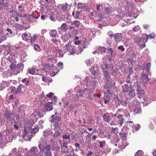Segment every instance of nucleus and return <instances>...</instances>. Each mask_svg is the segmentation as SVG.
Returning <instances> with one entry per match:
<instances>
[{
    "mask_svg": "<svg viewBox=\"0 0 156 156\" xmlns=\"http://www.w3.org/2000/svg\"><path fill=\"white\" fill-rule=\"evenodd\" d=\"M39 117H41V116L39 115V112H34L30 115V120L27 124H26V123H25L24 133L23 136V138L26 136H30V138H31V136H32V134H35L38 131L39 128L37 125H35L32 129V127Z\"/></svg>",
    "mask_w": 156,
    "mask_h": 156,
    "instance_id": "f257e3e1",
    "label": "nucleus"
},
{
    "mask_svg": "<svg viewBox=\"0 0 156 156\" xmlns=\"http://www.w3.org/2000/svg\"><path fill=\"white\" fill-rule=\"evenodd\" d=\"M42 142V140L41 142L40 141L39 142L38 147L40 151L42 153L45 151L44 154V156H52L51 152L50 150H52L53 149L51 148V145L48 144L43 148V146L41 145V142Z\"/></svg>",
    "mask_w": 156,
    "mask_h": 156,
    "instance_id": "f03ea898",
    "label": "nucleus"
},
{
    "mask_svg": "<svg viewBox=\"0 0 156 156\" xmlns=\"http://www.w3.org/2000/svg\"><path fill=\"white\" fill-rule=\"evenodd\" d=\"M58 114L56 111L55 114L51 116V119L50 122H54V126L57 129H60V125L62 124V120L60 118L58 117L56 115Z\"/></svg>",
    "mask_w": 156,
    "mask_h": 156,
    "instance_id": "7ed1b4c3",
    "label": "nucleus"
},
{
    "mask_svg": "<svg viewBox=\"0 0 156 156\" xmlns=\"http://www.w3.org/2000/svg\"><path fill=\"white\" fill-rule=\"evenodd\" d=\"M66 50L69 53V55H72L75 52V49L73 45H71L70 44L68 43L65 46Z\"/></svg>",
    "mask_w": 156,
    "mask_h": 156,
    "instance_id": "20e7f679",
    "label": "nucleus"
},
{
    "mask_svg": "<svg viewBox=\"0 0 156 156\" xmlns=\"http://www.w3.org/2000/svg\"><path fill=\"white\" fill-rule=\"evenodd\" d=\"M9 5V3L5 0L0 1V9L3 10L7 9Z\"/></svg>",
    "mask_w": 156,
    "mask_h": 156,
    "instance_id": "39448f33",
    "label": "nucleus"
},
{
    "mask_svg": "<svg viewBox=\"0 0 156 156\" xmlns=\"http://www.w3.org/2000/svg\"><path fill=\"white\" fill-rule=\"evenodd\" d=\"M113 114V113H105L103 116V120L108 123L110 122L111 119V115Z\"/></svg>",
    "mask_w": 156,
    "mask_h": 156,
    "instance_id": "423d86ee",
    "label": "nucleus"
},
{
    "mask_svg": "<svg viewBox=\"0 0 156 156\" xmlns=\"http://www.w3.org/2000/svg\"><path fill=\"white\" fill-rule=\"evenodd\" d=\"M84 94L86 95V97L88 99H91V94L92 91L91 89L89 90L88 88H86L83 91Z\"/></svg>",
    "mask_w": 156,
    "mask_h": 156,
    "instance_id": "0eeeda50",
    "label": "nucleus"
},
{
    "mask_svg": "<svg viewBox=\"0 0 156 156\" xmlns=\"http://www.w3.org/2000/svg\"><path fill=\"white\" fill-rule=\"evenodd\" d=\"M108 35L109 36L110 38H114L115 39H117V38L119 39L122 38L121 33H116L115 34H111L110 33H108Z\"/></svg>",
    "mask_w": 156,
    "mask_h": 156,
    "instance_id": "6e6552de",
    "label": "nucleus"
},
{
    "mask_svg": "<svg viewBox=\"0 0 156 156\" xmlns=\"http://www.w3.org/2000/svg\"><path fill=\"white\" fill-rule=\"evenodd\" d=\"M145 73L146 72H144L143 71V73L142 74V78L144 82L147 83L150 79V78H148V76L151 73Z\"/></svg>",
    "mask_w": 156,
    "mask_h": 156,
    "instance_id": "1a4fd4ad",
    "label": "nucleus"
},
{
    "mask_svg": "<svg viewBox=\"0 0 156 156\" xmlns=\"http://www.w3.org/2000/svg\"><path fill=\"white\" fill-rule=\"evenodd\" d=\"M68 143L64 142L63 143L62 145L61 144V146L62 149V152L63 153H66L68 151Z\"/></svg>",
    "mask_w": 156,
    "mask_h": 156,
    "instance_id": "9d476101",
    "label": "nucleus"
},
{
    "mask_svg": "<svg viewBox=\"0 0 156 156\" xmlns=\"http://www.w3.org/2000/svg\"><path fill=\"white\" fill-rule=\"evenodd\" d=\"M130 90L129 91V95L131 98H134L136 96V93L134 89H133L132 87L130 85L129 87Z\"/></svg>",
    "mask_w": 156,
    "mask_h": 156,
    "instance_id": "9b49d317",
    "label": "nucleus"
},
{
    "mask_svg": "<svg viewBox=\"0 0 156 156\" xmlns=\"http://www.w3.org/2000/svg\"><path fill=\"white\" fill-rule=\"evenodd\" d=\"M134 112L135 114H140L141 113V110L140 106V105H137L133 108Z\"/></svg>",
    "mask_w": 156,
    "mask_h": 156,
    "instance_id": "f8f14e48",
    "label": "nucleus"
},
{
    "mask_svg": "<svg viewBox=\"0 0 156 156\" xmlns=\"http://www.w3.org/2000/svg\"><path fill=\"white\" fill-rule=\"evenodd\" d=\"M38 148L36 146L32 147L30 150V151L32 155L36 154L38 152Z\"/></svg>",
    "mask_w": 156,
    "mask_h": 156,
    "instance_id": "ddd939ff",
    "label": "nucleus"
},
{
    "mask_svg": "<svg viewBox=\"0 0 156 156\" xmlns=\"http://www.w3.org/2000/svg\"><path fill=\"white\" fill-rule=\"evenodd\" d=\"M117 118L119 119L118 122L119 125L121 126H122L124 122V119L122 117V115L119 114Z\"/></svg>",
    "mask_w": 156,
    "mask_h": 156,
    "instance_id": "4468645a",
    "label": "nucleus"
},
{
    "mask_svg": "<svg viewBox=\"0 0 156 156\" xmlns=\"http://www.w3.org/2000/svg\"><path fill=\"white\" fill-rule=\"evenodd\" d=\"M154 38V36H152L151 34L148 35L146 34H143L142 35L141 39H152Z\"/></svg>",
    "mask_w": 156,
    "mask_h": 156,
    "instance_id": "2eb2a0df",
    "label": "nucleus"
},
{
    "mask_svg": "<svg viewBox=\"0 0 156 156\" xmlns=\"http://www.w3.org/2000/svg\"><path fill=\"white\" fill-rule=\"evenodd\" d=\"M44 107L47 109V111H50L53 108L52 106V103L51 102H48L45 104Z\"/></svg>",
    "mask_w": 156,
    "mask_h": 156,
    "instance_id": "dca6fc26",
    "label": "nucleus"
},
{
    "mask_svg": "<svg viewBox=\"0 0 156 156\" xmlns=\"http://www.w3.org/2000/svg\"><path fill=\"white\" fill-rule=\"evenodd\" d=\"M136 91H137V94H138V96L140 98H141V97H142V95L144 94V91L141 88L137 89Z\"/></svg>",
    "mask_w": 156,
    "mask_h": 156,
    "instance_id": "f3484780",
    "label": "nucleus"
},
{
    "mask_svg": "<svg viewBox=\"0 0 156 156\" xmlns=\"http://www.w3.org/2000/svg\"><path fill=\"white\" fill-rule=\"evenodd\" d=\"M151 63L150 62H148L144 69L143 71L144 72H145L147 73H149L150 69L151 67Z\"/></svg>",
    "mask_w": 156,
    "mask_h": 156,
    "instance_id": "a211bd4d",
    "label": "nucleus"
},
{
    "mask_svg": "<svg viewBox=\"0 0 156 156\" xmlns=\"http://www.w3.org/2000/svg\"><path fill=\"white\" fill-rule=\"evenodd\" d=\"M4 135H5L6 136L5 138L7 140L8 138H9L11 134V131L7 129L5 130L3 132Z\"/></svg>",
    "mask_w": 156,
    "mask_h": 156,
    "instance_id": "6ab92c4d",
    "label": "nucleus"
},
{
    "mask_svg": "<svg viewBox=\"0 0 156 156\" xmlns=\"http://www.w3.org/2000/svg\"><path fill=\"white\" fill-rule=\"evenodd\" d=\"M17 150L16 148H14L12 149L11 152L9 154L11 156H16Z\"/></svg>",
    "mask_w": 156,
    "mask_h": 156,
    "instance_id": "aec40b11",
    "label": "nucleus"
},
{
    "mask_svg": "<svg viewBox=\"0 0 156 156\" xmlns=\"http://www.w3.org/2000/svg\"><path fill=\"white\" fill-rule=\"evenodd\" d=\"M16 12L15 11H13L12 13V18H14L13 21L14 22H17L19 20L18 17L16 16Z\"/></svg>",
    "mask_w": 156,
    "mask_h": 156,
    "instance_id": "412c9836",
    "label": "nucleus"
},
{
    "mask_svg": "<svg viewBox=\"0 0 156 156\" xmlns=\"http://www.w3.org/2000/svg\"><path fill=\"white\" fill-rule=\"evenodd\" d=\"M60 129H56V128H55L54 129L55 132L54 133H53V134H52L53 135V136L55 137H57L58 136H59L60 135V133L59 131V130Z\"/></svg>",
    "mask_w": 156,
    "mask_h": 156,
    "instance_id": "4be33fe9",
    "label": "nucleus"
},
{
    "mask_svg": "<svg viewBox=\"0 0 156 156\" xmlns=\"http://www.w3.org/2000/svg\"><path fill=\"white\" fill-rule=\"evenodd\" d=\"M128 145L127 142L125 140L122 141L121 145H120L121 149H123Z\"/></svg>",
    "mask_w": 156,
    "mask_h": 156,
    "instance_id": "5701e85b",
    "label": "nucleus"
},
{
    "mask_svg": "<svg viewBox=\"0 0 156 156\" xmlns=\"http://www.w3.org/2000/svg\"><path fill=\"white\" fill-rule=\"evenodd\" d=\"M50 34L51 37L54 38L56 37L57 34V31L55 30H51L50 32Z\"/></svg>",
    "mask_w": 156,
    "mask_h": 156,
    "instance_id": "b1692460",
    "label": "nucleus"
},
{
    "mask_svg": "<svg viewBox=\"0 0 156 156\" xmlns=\"http://www.w3.org/2000/svg\"><path fill=\"white\" fill-rule=\"evenodd\" d=\"M97 82L96 80H93L91 83V88L92 89H94L97 86Z\"/></svg>",
    "mask_w": 156,
    "mask_h": 156,
    "instance_id": "393cba45",
    "label": "nucleus"
},
{
    "mask_svg": "<svg viewBox=\"0 0 156 156\" xmlns=\"http://www.w3.org/2000/svg\"><path fill=\"white\" fill-rule=\"evenodd\" d=\"M53 134V132L51 130H46L44 131L43 135L44 137H46L48 135Z\"/></svg>",
    "mask_w": 156,
    "mask_h": 156,
    "instance_id": "a878e982",
    "label": "nucleus"
},
{
    "mask_svg": "<svg viewBox=\"0 0 156 156\" xmlns=\"http://www.w3.org/2000/svg\"><path fill=\"white\" fill-rule=\"evenodd\" d=\"M130 87H129L128 84H125L124 86H122V90L123 92H126L129 91Z\"/></svg>",
    "mask_w": 156,
    "mask_h": 156,
    "instance_id": "bb28decb",
    "label": "nucleus"
},
{
    "mask_svg": "<svg viewBox=\"0 0 156 156\" xmlns=\"http://www.w3.org/2000/svg\"><path fill=\"white\" fill-rule=\"evenodd\" d=\"M137 41H135L136 42V44L137 45H138L139 47H140L141 48H144L146 46L145 44L144 43H143L142 44H141L140 43V42L141 41V40H136Z\"/></svg>",
    "mask_w": 156,
    "mask_h": 156,
    "instance_id": "cd10ccee",
    "label": "nucleus"
},
{
    "mask_svg": "<svg viewBox=\"0 0 156 156\" xmlns=\"http://www.w3.org/2000/svg\"><path fill=\"white\" fill-rule=\"evenodd\" d=\"M25 87L22 84H20L17 88V92H18L20 93H21L22 92V90L24 89L25 90Z\"/></svg>",
    "mask_w": 156,
    "mask_h": 156,
    "instance_id": "c85d7f7f",
    "label": "nucleus"
},
{
    "mask_svg": "<svg viewBox=\"0 0 156 156\" xmlns=\"http://www.w3.org/2000/svg\"><path fill=\"white\" fill-rule=\"evenodd\" d=\"M9 83L7 81H3L2 83L1 84V87H0V90H2L5 87H7L8 86Z\"/></svg>",
    "mask_w": 156,
    "mask_h": 156,
    "instance_id": "c756f323",
    "label": "nucleus"
},
{
    "mask_svg": "<svg viewBox=\"0 0 156 156\" xmlns=\"http://www.w3.org/2000/svg\"><path fill=\"white\" fill-rule=\"evenodd\" d=\"M28 73L34 75L36 74L37 73H36V70L35 69L32 68L31 69L29 68L27 70Z\"/></svg>",
    "mask_w": 156,
    "mask_h": 156,
    "instance_id": "7c9ffc66",
    "label": "nucleus"
},
{
    "mask_svg": "<svg viewBox=\"0 0 156 156\" xmlns=\"http://www.w3.org/2000/svg\"><path fill=\"white\" fill-rule=\"evenodd\" d=\"M140 125L139 124H135L132 126V127L133 131H138L140 128Z\"/></svg>",
    "mask_w": 156,
    "mask_h": 156,
    "instance_id": "2f4dec72",
    "label": "nucleus"
},
{
    "mask_svg": "<svg viewBox=\"0 0 156 156\" xmlns=\"http://www.w3.org/2000/svg\"><path fill=\"white\" fill-rule=\"evenodd\" d=\"M104 77L107 80H108L110 78V75L108 71H105L104 72Z\"/></svg>",
    "mask_w": 156,
    "mask_h": 156,
    "instance_id": "473e14b6",
    "label": "nucleus"
},
{
    "mask_svg": "<svg viewBox=\"0 0 156 156\" xmlns=\"http://www.w3.org/2000/svg\"><path fill=\"white\" fill-rule=\"evenodd\" d=\"M8 60L11 63L14 64L16 63V62L15 58L14 56H10L7 58Z\"/></svg>",
    "mask_w": 156,
    "mask_h": 156,
    "instance_id": "72a5a7b5",
    "label": "nucleus"
},
{
    "mask_svg": "<svg viewBox=\"0 0 156 156\" xmlns=\"http://www.w3.org/2000/svg\"><path fill=\"white\" fill-rule=\"evenodd\" d=\"M105 11L108 14H110L113 11V8L112 7L105 8Z\"/></svg>",
    "mask_w": 156,
    "mask_h": 156,
    "instance_id": "f704fd0d",
    "label": "nucleus"
},
{
    "mask_svg": "<svg viewBox=\"0 0 156 156\" xmlns=\"http://www.w3.org/2000/svg\"><path fill=\"white\" fill-rule=\"evenodd\" d=\"M86 43V41H85V40L83 41L82 47H81L80 46H79L78 47V49L80 51V52H82L83 50V49L85 48V43Z\"/></svg>",
    "mask_w": 156,
    "mask_h": 156,
    "instance_id": "c9c22d12",
    "label": "nucleus"
},
{
    "mask_svg": "<svg viewBox=\"0 0 156 156\" xmlns=\"http://www.w3.org/2000/svg\"><path fill=\"white\" fill-rule=\"evenodd\" d=\"M2 139V134L0 133V144L2 147L5 145V142Z\"/></svg>",
    "mask_w": 156,
    "mask_h": 156,
    "instance_id": "e433bc0d",
    "label": "nucleus"
},
{
    "mask_svg": "<svg viewBox=\"0 0 156 156\" xmlns=\"http://www.w3.org/2000/svg\"><path fill=\"white\" fill-rule=\"evenodd\" d=\"M72 25L75 26L76 27H78L80 24V22L79 20H76L75 21L71 22Z\"/></svg>",
    "mask_w": 156,
    "mask_h": 156,
    "instance_id": "4c0bfd02",
    "label": "nucleus"
},
{
    "mask_svg": "<svg viewBox=\"0 0 156 156\" xmlns=\"http://www.w3.org/2000/svg\"><path fill=\"white\" fill-rule=\"evenodd\" d=\"M30 34H27V33H25L22 35V39H24L25 38L26 39H28V38H30Z\"/></svg>",
    "mask_w": 156,
    "mask_h": 156,
    "instance_id": "58836bf2",
    "label": "nucleus"
},
{
    "mask_svg": "<svg viewBox=\"0 0 156 156\" xmlns=\"http://www.w3.org/2000/svg\"><path fill=\"white\" fill-rule=\"evenodd\" d=\"M12 116V114L9 113L8 112H6L5 115V117L9 119H10Z\"/></svg>",
    "mask_w": 156,
    "mask_h": 156,
    "instance_id": "ea45409f",
    "label": "nucleus"
},
{
    "mask_svg": "<svg viewBox=\"0 0 156 156\" xmlns=\"http://www.w3.org/2000/svg\"><path fill=\"white\" fill-rule=\"evenodd\" d=\"M12 48V47H11L10 45L7 48H6L5 49V50L6 51L7 54V55L10 54V50Z\"/></svg>",
    "mask_w": 156,
    "mask_h": 156,
    "instance_id": "a19ab883",
    "label": "nucleus"
},
{
    "mask_svg": "<svg viewBox=\"0 0 156 156\" xmlns=\"http://www.w3.org/2000/svg\"><path fill=\"white\" fill-rule=\"evenodd\" d=\"M106 50V48L104 47H100L98 48V50L101 53L105 52Z\"/></svg>",
    "mask_w": 156,
    "mask_h": 156,
    "instance_id": "79ce46f5",
    "label": "nucleus"
},
{
    "mask_svg": "<svg viewBox=\"0 0 156 156\" xmlns=\"http://www.w3.org/2000/svg\"><path fill=\"white\" fill-rule=\"evenodd\" d=\"M143 155V152L142 151L139 150L135 154V156H142Z\"/></svg>",
    "mask_w": 156,
    "mask_h": 156,
    "instance_id": "37998d69",
    "label": "nucleus"
},
{
    "mask_svg": "<svg viewBox=\"0 0 156 156\" xmlns=\"http://www.w3.org/2000/svg\"><path fill=\"white\" fill-rule=\"evenodd\" d=\"M118 122H119L116 119H115L111 122L110 124L111 125H117L119 124Z\"/></svg>",
    "mask_w": 156,
    "mask_h": 156,
    "instance_id": "c03bdc74",
    "label": "nucleus"
},
{
    "mask_svg": "<svg viewBox=\"0 0 156 156\" xmlns=\"http://www.w3.org/2000/svg\"><path fill=\"white\" fill-rule=\"evenodd\" d=\"M22 81L23 83H26L25 85L26 86H27L28 85L29 83V81L28 80V79L27 78H24L22 80Z\"/></svg>",
    "mask_w": 156,
    "mask_h": 156,
    "instance_id": "a18cd8bd",
    "label": "nucleus"
},
{
    "mask_svg": "<svg viewBox=\"0 0 156 156\" xmlns=\"http://www.w3.org/2000/svg\"><path fill=\"white\" fill-rule=\"evenodd\" d=\"M67 25L66 23H63L61 26V28L62 30L65 31L67 30Z\"/></svg>",
    "mask_w": 156,
    "mask_h": 156,
    "instance_id": "49530a36",
    "label": "nucleus"
},
{
    "mask_svg": "<svg viewBox=\"0 0 156 156\" xmlns=\"http://www.w3.org/2000/svg\"><path fill=\"white\" fill-rule=\"evenodd\" d=\"M103 149H104V151L106 153H108L110 152L111 149L107 147H105Z\"/></svg>",
    "mask_w": 156,
    "mask_h": 156,
    "instance_id": "de8ad7c7",
    "label": "nucleus"
},
{
    "mask_svg": "<svg viewBox=\"0 0 156 156\" xmlns=\"http://www.w3.org/2000/svg\"><path fill=\"white\" fill-rule=\"evenodd\" d=\"M57 53L58 54H59V56L61 57H62L63 56L64 54L63 51L61 50H60L58 51Z\"/></svg>",
    "mask_w": 156,
    "mask_h": 156,
    "instance_id": "09e8293b",
    "label": "nucleus"
},
{
    "mask_svg": "<svg viewBox=\"0 0 156 156\" xmlns=\"http://www.w3.org/2000/svg\"><path fill=\"white\" fill-rule=\"evenodd\" d=\"M34 49L37 51H39L40 50V47L37 44H35L34 46Z\"/></svg>",
    "mask_w": 156,
    "mask_h": 156,
    "instance_id": "8fccbe9b",
    "label": "nucleus"
},
{
    "mask_svg": "<svg viewBox=\"0 0 156 156\" xmlns=\"http://www.w3.org/2000/svg\"><path fill=\"white\" fill-rule=\"evenodd\" d=\"M106 144V142L105 141H102L100 142V147L101 148L103 147Z\"/></svg>",
    "mask_w": 156,
    "mask_h": 156,
    "instance_id": "3c124183",
    "label": "nucleus"
},
{
    "mask_svg": "<svg viewBox=\"0 0 156 156\" xmlns=\"http://www.w3.org/2000/svg\"><path fill=\"white\" fill-rule=\"evenodd\" d=\"M62 137L63 139H67L69 140L70 139V137L69 134L68 135H67L66 134L63 135Z\"/></svg>",
    "mask_w": 156,
    "mask_h": 156,
    "instance_id": "603ef678",
    "label": "nucleus"
},
{
    "mask_svg": "<svg viewBox=\"0 0 156 156\" xmlns=\"http://www.w3.org/2000/svg\"><path fill=\"white\" fill-rule=\"evenodd\" d=\"M85 62L87 66H90L92 61L90 59H88L86 60Z\"/></svg>",
    "mask_w": 156,
    "mask_h": 156,
    "instance_id": "864d4df0",
    "label": "nucleus"
},
{
    "mask_svg": "<svg viewBox=\"0 0 156 156\" xmlns=\"http://www.w3.org/2000/svg\"><path fill=\"white\" fill-rule=\"evenodd\" d=\"M17 67L21 69H23V64L22 63L18 64L17 66Z\"/></svg>",
    "mask_w": 156,
    "mask_h": 156,
    "instance_id": "5fc2aeb1",
    "label": "nucleus"
},
{
    "mask_svg": "<svg viewBox=\"0 0 156 156\" xmlns=\"http://www.w3.org/2000/svg\"><path fill=\"white\" fill-rule=\"evenodd\" d=\"M125 116L128 120L130 119V115L129 112H127L125 114Z\"/></svg>",
    "mask_w": 156,
    "mask_h": 156,
    "instance_id": "6e6d98bb",
    "label": "nucleus"
},
{
    "mask_svg": "<svg viewBox=\"0 0 156 156\" xmlns=\"http://www.w3.org/2000/svg\"><path fill=\"white\" fill-rule=\"evenodd\" d=\"M140 29V27L139 26L137 25L136 26H135L133 28V30L134 31H136L137 30H139Z\"/></svg>",
    "mask_w": 156,
    "mask_h": 156,
    "instance_id": "4d7b16f0",
    "label": "nucleus"
},
{
    "mask_svg": "<svg viewBox=\"0 0 156 156\" xmlns=\"http://www.w3.org/2000/svg\"><path fill=\"white\" fill-rule=\"evenodd\" d=\"M112 134L113 133H110L105 135V137L108 139H109L111 138V136L112 135Z\"/></svg>",
    "mask_w": 156,
    "mask_h": 156,
    "instance_id": "13d9d810",
    "label": "nucleus"
},
{
    "mask_svg": "<svg viewBox=\"0 0 156 156\" xmlns=\"http://www.w3.org/2000/svg\"><path fill=\"white\" fill-rule=\"evenodd\" d=\"M68 5L67 4L63 5L62 7V9L63 11H65L67 8Z\"/></svg>",
    "mask_w": 156,
    "mask_h": 156,
    "instance_id": "bf43d9fd",
    "label": "nucleus"
},
{
    "mask_svg": "<svg viewBox=\"0 0 156 156\" xmlns=\"http://www.w3.org/2000/svg\"><path fill=\"white\" fill-rule=\"evenodd\" d=\"M112 51L113 50L111 48H109L108 49L107 52L108 53H111V55H112Z\"/></svg>",
    "mask_w": 156,
    "mask_h": 156,
    "instance_id": "052dcab7",
    "label": "nucleus"
},
{
    "mask_svg": "<svg viewBox=\"0 0 156 156\" xmlns=\"http://www.w3.org/2000/svg\"><path fill=\"white\" fill-rule=\"evenodd\" d=\"M18 10L19 11L22 12L23 11V7L20 5H19L18 6Z\"/></svg>",
    "mask_w": 156,
    "mask_h": 156,
    "instance_id": "680f3d73",
    "label": "nucleus"
},
{
    "mask_svg": "<svg viewBox=\"0 0 156 156\" xmlns=\"http://www.w3.org/2000/svg\"><path fill=\"white\" fill-rule=\"evenodd\" d=\"M120 135L121 136L122 138H125L126 137V134L124 133H120Z\"/></svg>",
    "mask_w": 156,
    "mask_h": 156,
    "instance_id": "e2e57ef3",
    "label": "nucleus"
},
{
    "mask_svg": "<svg viewBox=\"0 0 156 156\" xmlns=\"http://www.w3.org/2000/svg\"><path fill=\"white\" fill-rule=\"evenodd\" d=\"M90 71L91 72V73L93 75H94L96 73V72L94 70V69L93 68H91L90 69Z\"/></svg>",
    "mask_w": 156,
    "mask_h": 156,
    "instance_id": "0e129e2a",
    "label": "nucleus"
},
{
    "mask_svg": "<svg viewBox=\"0 0 156 156\" xmlns=\"http://www.w3.org/2000/svg\"><path fill=\"white\" fill-rule=\"evenodd\" d=\"M63 65V64L62 62H59L57 64L58 66L61 69H62Z\"/></svg>",
    "mask_w": 156,
    "mask_h": 156,
    "instance_id": "69168bd1",
    "label": "nucleus"
},
{
    "mask_svg": "<svg viewBox=\"0 0 156 156\" xmlns=\"http://www.w3.org/2000/svg\"><path fill=\"white\" fill-rule=\"evenodd\" d=\"M134 85L135 86H136L137 89L139 88H140V83L139 82H134Z\"/></svg>",
    "mask_w": 156,
    "mask_h": 156,
    "instance_id": "338daca9",
    "label": "nucleus"
},
{
    "mask_svg": "<svg viewBox=\"0 0 156 156\" xmlns=\"http://www.w3.org/2000/svg\"><path fill=\"white\" fill-rule=\"evenodd\" d=\"M118 49L121 51H124L125 49L123 46L120 45L118 47Z\"/></svg>",
    "mask_w": 156,
    "mask_h": 156,
    "instance_id": "774afa93",
    "label": "nucleus"
}]
</instances>
